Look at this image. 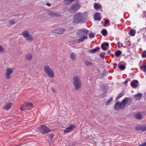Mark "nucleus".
<instances>
[{"label":"nucleus","mask_w":146,"mask_h":146,"mask_svg":"<svg viewBox=\"0 0 146 146\" xmlns=\"http://www.w3.org/2000/svg\"><path fill=\"white\" fill-rule=\"evenodd\" d=\"M38 131L42 134L48 133L50 130L49 128L44 125H41L38 128Z\"/></svg>","instance_id":"423d86ee"},{"label":"nucleus","mask_w":146,"mask_h":146,"mask_svg":"<svg viewBox=\"0 0 146 146\" xmlns=\"http://www.w3.org/2000/svg\"><path fill=\"white\" fill-rule=\"evenodd\" d=\"M70 58L72 61H74L76 58V54L73 52L71 53L70 54Z\"/></svg>","instance_id":"aec40b11"},{"label":"nucleus","mask_w":146,"mask_h":146,"mask_svg":"<svg viewBox=\"0 0 146 146\" xmlns=\"http://www.w3.org/2000/svg\"><path fill=\"white\" fill-rule=\"evenodd\" d=\"M120 44V42H117V46H118V47H119V48H120V46H119Z\"/></svg>","instance_id":"49530a36"},{"label":"nucleus","mask_w":146,"mask_h":146,"mask_svg":"<svg viewBox=\"0 0 146 146\" xmlns=\"http://www.w3.org/2000/svg\"><path fill=\"white\" fill-rule=\"evenodd\" d=\"M125 105L120 104L119 102H117L114 106V109L118 111L120 109L123 110L125 108Z\"/></svg>","instance_id":"1a4fd4ad"},{"label":"nucleus","mask_w":146,"mask_h":146,"mask_svg":"<svg viewBox=\"0 0 146 146\" xmlns=\"http://www.w3.org/2000/svg\"><path fill=\"white\" fill-rule=\"evenodd\" d=\"M33 108V104L29 102L27 103H24L22 105L20 108V110L22 111H26L31 109Z\"/></svg>","instance_id":"7ed1b4c3"},{"label":"nucleus","mask_w":146,"mask_h":146,"mask_svg":"<svg viewBox=\"0 0 146 146\" xmlns=\"http://www.w3.org/2000/svg\"><path fill=\"white\" fill-rule=\"evenodd\" d=\"M139 146H146V141L145 142L143 143L142 144H140Z\"/></svg>","instance_id":"79ce46f5"},{"label":"nucleus","mask_w":146,"mask_h":146,"mask_svg":"<svg viewBox=\"0 0 146 146\" xmlns=\"http://www.w3.org/2000/svg\"><path fill=\"white\" fill-rule=\"evenodd\" d=\"M112 100V97L110 98L106 102V105H108L111 102V100Z\"/></svg>","instance_id":"f704fd0d"},{"label":"nucleus","mask_w":146,"mask_h":146,"mask_svg":"<svg viewBox=\"0 0 146 146\" xmlns=\"http://www.w3.org/2000/svg\"><path fill=\"white\" fill-rule=\"evenodd\" d=\"M132 103V99L131 98H126L122 100V102L120 104H124L125 105L126 104L128 103L129 105L130 104Z\"/></svg>","instance_id":"9b49d317"},{"label":"nucleus","mask_w":146,"mask_h":146,"mask_svg":"<svg viewBox=\"0 0 146 146\" xmlns=\"http://www.w3.org/2000/svg\"><path fill=\"white\" fill-rule=\"evenodd\" d=\"M22 35L24 37L26 38L27 41H32L33 40V36L29 34L28 31L27 30L23 32Z\"/></svg>","instance_id":"0eeeda50"},{"label":"nucleus","mask_w":146,"mask_h":146,"mask_svg":"<svg viewBox=\"0 0 146 146\" xmlns=\"http://www.w3.org/2000/svg\"><path fill=\"white\" fill-rule=\"evenodd\" d=\"M11 105V103L10 102L8 103L6 105L3 107V108L6 110H8L10 108Z\"/></svg>","instance_id":"393cba45"},{"label":"nucleus","mask_w":146,"mask_h":146,"mask_svg":"<svg viewBox=\"0 0 146 146\" xmlns=\"http://www.w3.org/2000/svg\"><path fill=\"white\" fill-rule=\"evenodd\" d=\"M100 48L99 47H97L96 48L88 50V52H90L91 54L95 53L97 52V51H98L99 50H100Z\"/></svg>","instance_id":"4be33fe9"},{"label":"nucleus","mask_w":146,"mask_h":146,"mask_svg":"<svg viewBox=\"0 0 146 146\" xmlns=\"http://www.w3.org/2000/svg\"><path fill=\"white\" fill-rule=\"evenodd\" d=\"M111 52V50H108V54H109Z\"/></svg>","instance_id":"09e8293b"},{"label":"nucleus","mask_w":146,"mask_h":146,"mask_svg":"<svg viewBox=\"0 0 146 146\" xmlns=\"http://www.w3.org/2000/svg\"><path fill=\"white\" fill-rule=\"evenodd\" d=\"M135 129L137 130H140L144 131L143 125H139L136 126L135 127Z\"/></svg>","instance_id":"bb28decb"},{"label":"nucleus","mask_w":146,"mask_h":146,"mask_svg":"<svg viewBox=\"0 0 146 146\" xmlns=\"http://www.w3.org/2000/svg\"><path fill=\"white\" fill-rule=\"evenodd\" d=\"M127 82V80H125V81L124 82V84H126Z\"/></svg>","instance_id":"8fccbe9b"},{"label":"nucleus","mask_w":146,"mask_h":146,"mask_svg":"<svg viewBox=\"0 0 146 146\" xmlns=\"http://www.w3.org/2000/svg\"><path fill=\"white\" fill-rule=\"evenodd\" d=\"M108 46H109V44L107 42H104L101 44V48H102V50L105 51L107 50V48L105 46L107 47Z\"/></svg>","instance_id":"f3484780"},{"label":"nucleus","mask_w":146,"mask_h":146,"mask_svg":"<svg viewBox=\"0 0 146 146\" xmlns=\"http://www.w3.org/2000/svg\"><path fill=\"white\" fill-rule=\"evenodd\" d=\"M72 21L75 24H78L79 23H84V14H82L80 12L76 13L73 16Z\"/></svg>","instance_id":"f257e3e1"},{"label":"nucleus","mask_w":146,"mask_h":146,"mask_svg":"<svg viewBox=\"0 0 146 146\" xmlns=\"http://www.w3.org/2000/svg\"><path fill=\"white\" fill-rule=\"evenodd\" d=\"M51 90L53 92L55 93V90L53 88H51Z\"/></svg>","instance_id":"de8ad7c7"},{"label":"nucleus","mask_w":146,"mask_h":146,"mask_svg":"<svg viewBox=\"0 0 146 146\" xmlns=\"http://www.w3.org/2000/svg\"><path fill=\"white\" fill-rule=\"evenodd\" d=\"M135 32L133 29L131 30L129 32V35L131 36H133L135 35Z\"/></svg>","instance_id":"2f4dec72"},{"label":"nucleus","mask_w":146,"mask_h":146,"mask_svg":"<svg viewBox=\"0 0 146 146\" xmlns=\"http://www.w3.org/2000/svg\"><path fill=\"white\" fill-rule=\"evenodd\" d=\"M47 135H48V139L50 140H52L54 137V134H49Z\"/></svg>","instance_id":"72a5a7b5"},{"label":"nucleus","mask_w":146,"mask_h":146,"mask_svg":"<svg viewBox=\"0 0 146 146\" xmlns=\"http://www.w3.org/2000/svg\"><path fill=\"white\" fill-rule=\"evenodd\" d=\"M15 19H11L9 20V23L11 25H13L15 23Z\"/></svg>","instance_id":"7c9ffc66"},{"label":"nucleus","mask_w":146,"mask_h":146,"mask_svg":"<svg viewBox=\"0 0 146 146\" xmlns=\"http://www.w3.org/2000/svg\"><path fill=\"white\" fill-rule=\"evenodd\" d=\"M84 64H85L87 66H93V64L87 60L84 61Z\"/></svg>","instance_id":"cd10ccee"},{"label":"nucleus","mask_w":146,"mask_h":146,"mask_svg":"<svg viewBox=\"0 0 146 146\" xmlns=\"http://www.w3.org/2000/svg\"><path fill=\"white\" fill-rule=\"evenodd\" d=\"M106 55V53L104 52H103L100 54V56L101 57L103 58H104L105 55Z\"/></svg>","instance_id":"e433bc0d"},{"label":"nucleus","mask_w":146,"mask_h":146,"mask_svg":"<svg viewBox=\"0 0 146 146\" xmlns=\"http://www.w3.org/2000/svg\"><path fill=\"white\" fill-rule=\"evenodd\" d=\"M143 129H144V131H146V125H143Z\"/></svg>","instance_id":"37998d69"},{"label":"nucleus","mask_w":146,"mask_h":146,"mask_svg":"<svg viewBox=\"0 0 146 146\" xmlns=\"http://www.w3.org/2000/svg\"><path fill=\"white\" fill-rule=\"evenodd\" d=\"M119 68L121 70H123L125 69V67L123 65H119Z\"/></svg>","instance_id":"4c0bfd02"},{"label":"nucleus","mask_w":146,"mask_h":146,"mask_svg":"<svg viewBox=\"0 0 146 146\" xmlns=\"http://www.w3.org/2000/svg\"><path fill=\"white\" fill-rule=\"evenodd\" d=\"M94 8L95 9V10H96L100 8L101 7V5L99 3H95L94 5Z\"/></svg>","instance_id":"a878e982"},{"label":"nucleus","mask_w":146,"mask_h":146,"mask_svg":"<svg viewBox=\"0 0 146 146\" xmlns=\"http://www.w3.org/2000/svg\"><path fill=\"white\" fill-rule=\"evenodd\" d=\"M135 118L137 119L140 120L142 119V115L139 113H137L135 115Z\"/></svg>","instance_id":"5701e85b"},{"label":"nucleus","mask_w":146,"mask_h":146,"mask_svg":"<svg viewBox=\"0 0 146 146\" xmlns=\"http://www.w3.org/2000/svg\"><path fill=\"white\" fill-rule=\"evenodd\" d=\"M121 54V52L119 50H118L115 52V56L119 57L120 55Z\"/></svg>","instance_id":"c85d7f7f"},{"label":"nucleus","mask_w":146,"mask_h":146,"mask_svg":"<svg viewBox=\"0 0 146 146\" xmlns=\"http://www.w3.org/2000/svg\"><path fill=\"white\" fill-rule=\"evenodd\" d=\"M142 57L143 58H146V51H144L143 52L142 54Z\"/></svg>","instance_id":"ea45409f"},{"label":"nucleus","mask_w":146,"mask_h":146,"mask_svg":"<svg viewBox=\"0 0 146 146\" xmlns=\"http://www.w3.org/2000/svg\"><path fill=\"white\" fill-rule=\"evenodd\" d=\"M101 33L103 36H106L107 34V31L105 29H103L102 30Z\"/></svg>","instance_id":"473e14b6"},{"label":"nucleus","mask_w":146,"mask_h":146,"mask_svg":"<svg viewBox=\"0 0 146 146\" xmlns=\"http://www.w3.org/2000/svg\"><path fill=\"white\" fill-rule=\"evenodd\" d=\"M123 95H124V94H123V92H121L119 93V94L118 95V96H117L116 100H117V99L121 98L123 96Z\"/></svg>","instance_id":"c9c22d12"},{"label":"nucleus","mask_w":146,"mask_h":146,"mask_svg":"<svg viewBox=\"0 0 146 146\" xmlns=\"http://www.w3.org/2000/svg\"><path fill=\"white\" fill-rule=\"evenodd\" d=\"M88 32V31L87 29H82L78 30L77 33V34L78 37H80L81 36H87Z\"/></svg>","instance_id":"6e6552de"},{"label":"nucleus","mask_w":146,"mask_h":146,"mask_svg":"<svg viewBox=\"0 0 146 146\" xmlns=\"http://www.w3.org/2000/svg\"><path fill=\"white\" fill-rule=\"evenodd\" d=\"M72 83L74 85L75 90H77L81 88L82 86L81 80L79 77L77 76H74L72 79Z\"/></svg>","instance_id":"f03ea898"},{"label":"nucleus","mask_w":146,"mask_h":146,"mask_svg":"<svg viewBox=\"0 0 146 146\" xmlns=\"http://www.w3.org/2000/svg\"><path fill=\"white\" fill-rule=\"evenodd\" d=\"M136 100H139L142 96V94L141 93H139L134 96Z\"/></svg>","instance_id":"412c9836"},{"label":"nucleus","mask_w":146,"mask_h":146,"mask_svg":"<svg viewBox=\"0 0 146 146\" xmlns=\"http://www.w3.org/2000/svg\"><path fill=\"white\" fill-rule=\"evenodd\" d=\"M89 37L90 38H93L94 37V33L91 32L89 33Z\"/></svg>","instance_id":"58836bf2"},{"label":"nucleus","mask_w":146,"mask_h":146,"mask_svg":"<svg viewBox=\"0 0 146 146\" xmlns=\"http://www.w3.org/2000/svg\"><path fill=\"white\" fill-rule=\"evenodd\" d=\"M65 29L64 28H59L57 29H55L53 31V33L57 34H62L65 31Z\"/></svg>","instance_id":"4468645a"},{"label":"nucleus","mask_w":146,"mask_h":146,"mask_svg":"<svg viewBox=\"0 0 146 146\" xmlns=\"http://www.w3.org/2000/svg\"><path fill=\"white\" fill-rule=\"evenodd\" d=\"M46 5L47 6L50 7L51 6V4L49 3H46Z\"/></svg>","instance_id":"a18cd8bd"},{"label":"nucleus","mask_w":146,"mask_h":146,"mask_svg":"<svg viewBox=\"0 0 146 146\" xmlns=\"http://www.w3.org/2000/svg\"><path fill=\"white\" fill-rule=\"evenodd\" d=\"M13 72V70L11 68H8L6 70L5 76L7 79H9L10 78V74Z\"/></svg>","instance_id":"f8f14e48"},{"label":"nucleus","mask_w":146,"mask_h":146,"mask_svg":"<svg viewBox=\"0 0 146 146\" xmlns=\"http://www.w3.org/2000/svg\"><path fill=\"white\" fill-rule=\"evenodd\" d=\"M5 50L3 48V46L0 45V52H3Z\"/></svg>","instance_id":"a19ab883"},{"label":"nucleus","mask_w":146,"mask_h":146,"mask_svg":"<svg viewBox=\"0 0 146 146\" xmlns=\"http://www.w3.org/2000/svg\"><path fill=\"white\" fill-rule=\"evenodd\" d=\"M138 85V82L137 80H134L131 83V87L134 88H135L137 87Z\"/></svg>","instance_id":"2eb2a0df"},{"label":"nucleus","mask_w":146,"mask_h":146,"mask_svg":"<svg viewBox=\"0 0 146 146\" xmlns=\"http://www.w3.org/2000/svg\"><path fill=\"white\" fill-rule=\"evenodd\" d=\"M47 15L51 17H58L59 16V14L57 12H54L49 11L47 13Z\"/></svg>","instance_id":"ddd939ff"},{"label":"nucleus","mask_w":146,"mask_h":146,"mask_svg":"<svg viewBox=\"0 0 146 146\" xmlns=\"http://www.w3.org/2000/svg\"><path fill=\"white\" fill-rule=\"evenodd\" d=\"M25 58L26 60L29 61L31 60L33 58V56L31 54L28 53L25 55Z\"/></svg>","instance_id":"6ab92c4d"},{"label":"nucleus","mask_w":146,"mask_h":146,"mask_svg":"<svg viewBox=\"0 0 146 146\" xmlns=\"http://www.w3.org/2000/svg\"><path fill=\"white\" fill-rule=\"evenodd\" d=\"M100 13L99 12H97L94 14V20L99 21L101 20V18L100 17Z\"/></svg>","instance_id":"dca6fc26"},{"label":"nucleus","mask_w":146,"mask_h":146,"mask_svg":"<svg viewBox=\"0 0 146 146\" xmlns=\"http://www.w3.org/2000/svg\"><path fill=\"white\" fill-rule=\"evenodd\" d=\"M44 71L49 77L52 78L54 77V72L49 66H44Z\"/></svg>","instance_id":"39448f33"},{"label":"nucleus","mask_w":146,"mask_h":146,"mask_svg":"<svg viewBox=\"0 0 146 146\" xmlns=\"http://www.w3.org/2000/svg\"><path fill=\"white\" fill-rule=\"evenodd\" d=\"M109 23V20H106L105 21V25L106 26L107 24Z\"/></svg>","instance_id":"c03bdc74"},{"label":"nucleus","mask_w":146,"mask_h":146,"mask_svg":"<svg viewBox=\"0 0 146 146\" xmlns=\"http://www.w3.org/2000/svg\"><path fill=\"white\" fill-rule=\"evenodd\" d=\"M80 4L78 3H74L69 8V11L70 13H74L80 8Z\"/></svg>","instance_id":"20e7f679"},{"label":"nucleus","mask_w":146,"mask_h":146,"mask_svg":"<svg viewBox=\"0 0 146 146\" xmlns=\"http://www.w3.org/2000/svg\"><path fill=\"white\" fill-rule=\"evenodd\" d=\"M88 38L87 36H82L81 38H78L77 40V42L78 43L82 42L84 41V40Z\"/></svg>","instance_id":"a211bd4d"},{"label":"nucleus","mask_w":146,"mask_h":146,"mask_svg":"<svg viewBox=\"0 0 146 146\" xmlns=\"http://www.w3.org/2000/svg\"><path fill=\"white\" fill-rule=\"evenodd\" d=\"M75 127V125L71 124L70 126L64 129V131H63L64 134H65L71 132L73 130Z\"/></svg>","instance_id":"9d476101"},{"label":"nucleus","mask_w":146,"mask_h":146,"mask_svg":"<svg viewBox=\"0 0 146 146\" xmlns=\"http://www.w3.org/2000/svg\"><path fill=\"white\" fill-rule=\"evenodd\" d=\"M140 69L144 71V72H146V65L144 64L142 65L140 67Z\"/></svg>","instance_id":"c756f323"},{"label":"nucleus","mask_w":146,"mask_h":146,"mask_svg":"<svg viewBox=\"0 0 146 146\" xmlns=\"http://www.w3.org/2000/svg\"><path fill=\"white\" fill-rule=\"evenodd\" d=\"M145 95L146 96V93H145Z\"/></svg>","instance_id":"3c124183"},{"label":"nucleus","mask_w":146,"mask_h":146,"mask_svg":"<svg viewBox=\"0 0 146 146\" xmlns=\"http://www.w3.org/2000/svg\"><path fill=\"white\" fill-rule=\"evenodd\" d=\"M75 0H64V3L65 5H68L71 4Z\"/></svg>","instance_id":"b1692460"}]
</instances>
